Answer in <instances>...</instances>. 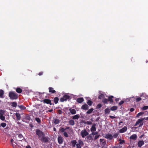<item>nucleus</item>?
Returning a JSON list of instances; mask_svg holds the SVG:
<instances>
[{
	"instance_id": "64",
	"label": "nucleus",
	"mask_w": 148,
	"mask_h": 148,
	"mask_svg": "<svg viewBox=\"0 0 148 148\" xmlns=\"http://www.w3.org/2000/svg\"><path fill=\"white\" fill-rule=\"evenodd\" d=\"M26 148H31L30 145H28L26 146Z\"/></svg>"
},
{
	"instance_id": "33",
	"label": "nucleus",
	"mask_w": 148,
	"mask_h": 148,
	"mask_svg": "<svg viewBox=\"0 0 148 148\" xmlns=\"http://www.w3.org/2000/svg\"><path fill=\"white\" fill-rule=\"evenodd\" d=\"M94 110V109L93 108H91L89 109L87 112V114H91L92 112Z\"/></svg>"
},
{
	"instance_id": "25",
	"label": "nucleus",
	"mask_w": 148,
	"mask_h": 148,
	"mask_svg": "<svg viewBox=\"0 0 148 148\" xmlns=\"http://www.w3.org/2000/svg\"><path fill=\"white\" fill-rule=\"evenodd\" d=\"M16 91L17 93L20 94L22 92V90L21 88L18 87L16 89Z\"/></svg>"
},
{
	"instance_id": "8",
	"label": "nucleus",
	"mask_w": 148,
	"mask_h": 148,
	"mask_svg": "<svg viewBox=\"0 0 148 148\" xmlns=\"http://www.w3.org/2000/svg\"><path fill=\"white\" fill-rule=\"evenodd\" d=\"M48 139L49 138L47 137H45V136H42L40 140L42 142L47 143L49 141Z\"/></svg>"
},
{
	"instance_id": "63",
	"label": "nucleus",
	"mask_w": 148,
	"mask_h": 148,
	"mask_svg": "<svg viewBox=\"0 0 148 148\" xmlns=\"http://www.w3.org/2000/svg\"><path fill=\"white\" fill-rule=\"evenodd\" d=\"M115 100V101H116V102H117L118 101H119V98H117Z\"/></svg>"
},
{
	"instance_id": "43",
	"label": "nucleus",
	"mask_w": 148,
	"mask_h": 148,
	"mask_svg": "<svg viewBox=\"0 0 148 148\" xmlns=\"http://www.w3.org/2000/svg\"><path fill=\"white\" fill-rule=\"evenodd\" d=\"M0 119L2 121H4L5 119V117L2 115H0Z\"/></svg>"
},
{
	"instance_id": "6",
	"label": "nucleus",
	"mask_w": 148,
	"mask_h": 148,
	"mask_svg": "<svg viewBox=\"0 0 148 148\" xmlns=\"http://www.w3.org/2000/svg\"><path fill=\"white\" fill-rule=\"evenodd\" d=\"M42 101L43 102L44 104L46 103L47 104H49L50 105H52L51 100L48 99H43Z\"/></svg>"
},
{
	"instance_id": "22",
	"label": "nucleus",
	"mask_w": 148,
	"mask_h": 148,
	"mask_svg": "<svg viewBox=\"0 0 148 148\" xmlns=\"http://www.w3.org/2000/svg\"><path fill=\"white\" fill-rule=\"evenodd\" d=\"M71 143L72 144V146L74 147L76 144L77 142L76 140H73L71 141Z\"/></svg>"
},
{
	"instance_id": "2",
	"label": "nucleus",
	"mask_w": 148,
	"mask_h": 148,
	"mask_svg": "<svg viewBox=\"0 0 148 148\" xmlns=\"http://www.w3.org/2000/svg\"><path fill=\"white\" fill-rule=\"evenodd\" d=\"M8 96L10 99L12 100L16 99L18 98V94L13 91H10L9 92Z\"/></svg>"
},
{
	"instance_id": "50",
	"label": "nucleus",
	"mask_w": 148,
	"mask_h": 148,
	"mask_svg": "<svg viewBox=\"0 0 148 148\" xmlns=\"http://www.w3.org/2000/svg\"><path fill=\"white\" fill-rule=\"evenodd\" d=\"M5 111L3 110H0V115H3L5 113Z\"/></svg>"
},
{
	"instance_id": "4",
	"label": "nucleus",
	"mask_w": 148,
	"mask_h": 148,
	"mask_svg": "<svg viewBox=\"0 0 148 148\" xmlns=\"http://www.w3.org/2000/svg\"><path fill=\"white\" fill-rule=\"evenodd\" d=\"M80 134L82 138H84L86 136L88 135L89 133L85 129H84L81 131Z\"/></svg>"
},
{
	"instance_id": "53",
	"label": "nucleus",
	"mask_w": 148,
	"mask_h": 148,
	"mask_svg": "<svg viewBox=\"0 0 148 148\" xmlns=\"http://www.w3.org/2000/svg\"><path fill=\"white\" fill-rule=\"evenodd\" d=\"M142 99L140 97H138L136 99V102H138L140 100H141Z\"/></svg>"
},
{
	"instance_id": "24",
	"label": "nucleus",
	"mask_w": 148,
	"mask_h": 148,
	"mask_svg": "<svg viewBox=\"0 0 148 148\" xmlns=\"http://www.w3.org/2000/svg\"><path fill=\"white\" fill-rule=\"evenodd\" d=\"M15 114L17 120L18 121L20 120L21 118V114L18 113H15Z\"/></svg>"
},
{
	"instance_id": "30",
	"label": "nucleus",
	"mask_w": 148,
	"mask_h": 148,
	"mask_svg": "<svg viewBox=\"0 0 148 148\" xmlns=\"http://www.w3.org/2000/svg\"><path fill=\"white\" fill-rule=\"evenodd\" d=\"M18 107L21 110H23L26 109V108L22 105H19Z\"/></svg>"
},
{
	"instance_id": "41",
	"label": "nucleus",
	"mask_w": 148,
	"mask_h": 148,
	"mask_svg": "<svg viewBox=\"0 0 148 148\" xmlns=\"http://www.w3.org/2000/svg\"><path fill=\"white\" fill-rule=\"evenodd\" d=\"M25 119L27 120L28 121H30V118L29 116L27 115L26 116L25 118Z\"/></svg>"
},
{
	"instance_id": "44",
	"label": "nucleus",
	"mask_w": 148,
	"mask_h": 148,
	"mask_svg": "<svg viewBox=\"0 0 148 148\" xmlns=\"http://www.w3.org/2000/svg\"><path fill=\"white\" fill-rule=\"evenodd\" d=\"M98 134V132H92L91 134L92 135L94 136L95 135H97Z\"/></svg>"
},
{
	"instance_id": "51",
	"label": "nucleus",
	"mask_w": 148,
	"mask_h": 148,
	"mask_svg": "<svg viewBox=\"0 0 148 148\" xmlns=\"http://www.w3.org/2000/svg\"><path fill=\"white\" fill-rule=\"evenodd\" d=\"M101 106H102V105H101V104L100 103L98 104L96 108H97V109L100 108L101 107Z\"/></svg>"
},
{
	"instance_id": "11",
	"label": "nucleus",
	"mask_w": 148,
	"mask_h": 148,
	"mask_svg": "<svg viewBox=\"0 0 148 148\" xmlns=\"http://www.w3.org/2000/svg\"><path fill=\"white\" fill-rule=\"evenodd\" d=\"M58 142L59 144H62L63 141V139L61 136H59L58 138Z\"/></svg>"
},
{
	"instance_id": "52",
	"label": "nucleus",
	"mask_w": 148,
	"mask_h": 148,
	"mask_svg": "<svg viewBox=\"0 0 148 148\" xmlns=\"http://www.w3.org/2000/svg\"><path fill=\"white\" fill-rule=\"evenodd\" d=\"M121 146H120V145H118L113 147L112 148H121Z\"/></svg>"
},
{
	"instance_id": "10",
	"label": "nucleus",
	"mask_w": 148,
	"mask_h": 148,
	"mask_svg": "<svg viewBox=\"0 0 148 148\" xmlns=\"http://www.w3.org/2000/svg\"><path fill=\"white\" fill-rule=\"evenodd\" d=\"M96 124L95 123L93 124L92 126L91 127V128L90 130V131L92 132H95L96 130Z\"/></svg>"
},
{
	"instance_id": "59",
	"label": "nucleus",
	"mask_w": 148,
	"mask_h": 148,
	"mask_svg": "<svg viewBox=\"0 0 148 148\" xmlns=\"http://www.w3.org/2000/svg\"><path fill=\"white\" fill-rule=\"evenodd\" d=\"M134 109L133 108H131L130 110V111L131 112H132L134 111Z\"/></svg>"
},
{
	"instance_id": "16",
	"label": "nucleus",
	"mask_w": 148,
	"mask_h": 148,
	"mask_svg": "<svg viewBox=\"0 0 148 148\" xmlns=\"http://www.w3.org/2000/svg\"><path fill=\"white\" fill-rule=\"evenodd\" d=\"M69 110L72 114H75L76 113V111L74 109H72L71 108L69 109Z\"/></svg>"
},
{
	"instance_id": "39",
	"label": "nucleus",
	"mask_w": 148,
	"mask_h": 148,
	"mask_svg": "<svg viewBox=\"0 0 148 148\" xmlns=\"http://www.w3.org/2000/svg\"><path fill=\"white\" fill-rule=\"evenodd\" d=\"M54 123L56 124H57L59 123V120L58 119H55L53 120Z\"/></svg>"
},
{
	"instance_id": "23",
	"label": "nucleus",
	"mask_w": 148,
	"mask_h": 148,
	"mask_svg": "<svg viewBox=\"0 0 148 148\" xmlns=\"http://www.w3.org/2000/svg\"><path fill=\"white\" fill-rule=\"evenodd\" d=\"M84 100V99L83 98H77V101L79 103H81Z\"/></svg>"
},
{
	"instance_id": "21",
	"label": "nucleus",
	"mask_w": 148,
	"mask_h": 148,
	"mask_svg": "<svg viewBox=\"0 0 148 148\" xmlns=\"http://www.w3.org/2000/svg\"><path fill=\"white\" fill-rule=\"evenodd\" d=\"M110 109L109 108H106L104 110V113L105 114H109L110 112Z\"/></svg>"
},
{
	"instance_id": "32",
	"label": "nucleus",
	"mask_w": 148,
	"mask_h": 148,
	"mask_svg": "<svg viewBox=\"0 0 148 148\" xmlns=\"http://www.w3.org/2000/svg\"><path fill=\"white\" fill-rule=\"evenodd\" d=\"M118 108V107L117 106H113L111 107L110 110L112 111H115Z\"/></svg>"
},
{
	"instance_id": "42",
	"label": "nucleus",
	"mask_w": 148,
	"mask_h": 148,
	"mask_svg": "<svg viewBox=\"0 0 148 148\" xmlns=\"http://www.w3.org/2000/svg\"><path fill=\"white\" fill-rule=\"evenodd\" d=\"M100 136V134L97 135H96L94 138V140H95L98 139Z\"/></svg>"
},
{
	"instance_id": "34",
	"label": "nucleus",
	"mask_w": 148,
	"mask_h": 148,
	"mask_svg": "<svg viewBox=\"0 0 148 148\" xmlns=\"http://www.w3.org/2000/svg\"><path fill=\"white\" fill-rule=\"evenodd\" d=\"M108 99L106 98H104L102 100L103 102L105 104H108Z\"/></svg>"
},
{
	"instance_id": "19",
	"label": "nucleus",
	"mask_w": 148,
	"mask_h": 148,
	"mask_svg": "<svg viewBox=\"0 0 148 148\" xmlns=\"http://www.w3.org/2000/svg\"><path fill=\"white\" fill-rule=\"evenodd\" d=\"M4 93L3 90H0V98H3L4 97Z\"/></svg>"
},
{
	"instance_id": "35",
	"label": "nucleus",
	"mask_w": 148,
	"mask_h": 148,
	"mask_svg": "<svg viewBox=\"0 0 148 148\" xmlns=\"http://www.w3.org/2000/svg\"><path fill=\"white\" fill-rule=\"evenodd\" d=\"M35 120L38 124H40L41 123V121L39 118H35Z\"/></svg>"
},
{
	"instance_id": "27",
	"label": "nucleus",
	"mask_w": 148,
	"mask_h": 148,
	"mask_svg": "<svg viewBox=\"0 0 148 148\" xmlns=\"http://www.w3.org/2000/svg\"><path fill=\"white\" fill-rule=\"evenodd\" d=\"M69 123L70 125L72 126L74 125L75 124L74 121L72 119L70 120L69 121Z\"/></svg>"
},
{
	"instance_id": "49",
	"label": "nucleus",
	"mask_w": 148,
	"mask_h": 148,
	"mask_svg": "<svg viewBox=\"0 0 148 148\" xmlns=\"http://www.w3.org/2000/svg\"><path fill=\"white\" fill-rule=\"evenodd\" d=\"M63 135L66 138L68 137L69 136L68 134L66 132H64L63 133Z\"/></svg>"
},
{
	"instance_id": "45",
	"label": "nucleus",
	"mask_w": 148,
	"mask_h": 148,
	"mask_svg": "<svg viewBox=\"0 0 148 148\" xmlns=\"http://www.w3.org/2000/svg\"><path fill=\"white\" fill-rule=\"evenodd\" d=\"M119 140L120 141L119 142V144H122L125 142L124 140H122L121 139H120Z\"/></svg>"
},
{
	"instance_id": "3",
	"label": "nucleus",
	"mask_w": 148,
	"mask_h": 148,
	"mask_svg": "<svg viewBox=\"0 0 148 148\" xmlns=\"http://www.w3.org/2000/svg\"><path fill=\"white\" fill-rule=\"evenodd\" d=\"M36 133L39 138H42V136H45V134L38 129H36Z\"/></svg>"
},
{
	"instance_id": "20",
	"label": "nucleus",
	"mask_w": 148,
	"mask_h": 148,
	"mask_svg": "<svg viewBox=\"0 0 148 148\" xmlns=\"http://www.w3.org/2000/svg\"><path fill=\"white\" fill-rule=\"evenodd\" d=\"M49 92L51 93H54L56 92V91L53 89V88L51 87H49Z\"/></svg>"
},
{
	"instance_id": "60",
	"label": "nucleus",
	"mask_w": 148,
	"mask_h": 148,
	"mask_svg": "<svg viewBox=\"0 0 148 148\" xmlns=\"http://www.w3.org/2000/svg\"><path fill=\"white\" fill-rule=\"evenodd\" d=\"M109 117L111 119H114V118H116V117L113 116H112L110 115L109 116Z\"/></svg>"
},
{
	"instance_id": "55",
	"label": "nucleus",
	"mask_w": 148,
	"mask_h": 148,
	"mask_svg": "<svg viewBox=\"0 0 148 148\" xmlns=\"http://www.w3.org/2000/svg\"><path fill=\"white\" fill-rule=\"evenodd\" d=\"M76 145L77 148H81V145H80L78 143L76 144Z\"/></svg>"
},
{
	"instance_id": "9",
	"label": "nucleus",
	"mask_w": 148,
	"mask_h": 148,
	"mask_svg": "<svg viewBox=\"0 0 148 148\" xmlns=\"http://www.w3.org/2000/svg\"><path fill=\"white\" fill-rule=\"evenodd\" d=\"M92 135L91 134L88 135L86 137L87 140L88 141L94 140V138L92 136Z\"/></svg>"
},
{
	"instance_id": "14",
	"label": "nucleus",
	"mask_w": 148,
	"mask_h": 148,
	"mask_svg": "<svg viewBox=\"0 0 148 148\" xmlns=\"http://www.w3.org/2000/svg\"><path fill=\"white\" fill-rule=\"evenodd\" d=\"M144 144V142L143 140H139L138 143V146L139 147H140Z\"/></svg>"
},
{
	"instance_id": "17",
	"label": "nucleus",
	"mask_w": 148,
	"mask_h": 148,
	"mask_svg": "<svg viewBox=\"0 0 148 148\" xmlns=\"http://www.w3.org/2000/svg\"><path fill=\"white\" fill-rule=\"evenodd\" d=\"M137 136L136 134H134L131 135L130 137V139L133 140H136L137 139Z\"/></svg>"
},
{
	"instance_id": "62",
	"label": "nucleus",
	"mask_w": 148,
	"mask_h": 148,
	"mask_svg": "<svg viewBox=\"0 0 148 148\" xmlns=\"http://www.w3.org/2000/svg\"><path fill=\"white\" fill-rule=\"evenodd\" d=\"M43 73L42 72H41L38 73V75L40 76L41 75L43 74Z\"/></svg>"
},
{
	"instance_id": "46",
	"label": "nucleus",
	"mask_w": 148,
	"mask_h": 148,
	"mask_svg": "<svg viewBox=\"0 0 148 148\" xmlns=\"http://www.w3.org/2000/svg\"><path fill=\"white\" fill-rule=\"evenodd\" d=\"M148 109V106H144L142 108V109L143 110H146Z\"/></svg>"
},
{
	"instance_id": "37",
	"label": "nucleus",
	"mask_w": 148,
	"mask_h": 148,
	"mask_svg": "<svg viewBox=\"0 0 148 148\" xmlns=\"http://www.w3.org/2000/svg\"><path fill=\"white\" fill-rule=\"evenodd\" d=\"M144 114V113L142 112H140L139 113H138L136 116V117H138L139 116L142 115Z\"/></svg>"
},
{
	"instance_id": "57",
	"label": "nucleus",
	"mask_w": 148,
	"mask_h": 148,
	"mask_svg": "<svg viewBox=\"0 0 148 148\" xmlns=\"http://www.w3.org/2000/svg\"><path fill=\"white\" fill-rule=\"evenodd\" d=\"M88 125H91L92 124V123L91 121H87L86 123Z\"/></svg>"
},
{
	"instance_id": "58",
	"label": "nucleus",
	"mask_w": 148,
	"mask_h": 148,
	"mask_svg": "<svg viewBox=\"0 0 148 148\" xmlns=\"http://www.w3.org/2000/svg\"><path fill=\"white\" fill-rule=\"evenodd\" d=\"M124 103V101H121L119 103V104L120 105H121L122 104Z\"/></svg>"
},
{
	"instance_id": "18",
	"label": "nucleus",
	"mask_w": 148,
	"mask_h": 148,
	"mask_svg": "<svg viewBox=\"0 0 148 148\" xmlns=\"http://www.w3.org/2000/svg\"><path fill=\"white\" fill-rule=\"evenodd\" d=\"M114 97L113 96H110L108 97V101H110V103H111L113 102V101L112 98H113Z\"/></svg>"
},
{
	"instance_id": "40",
	"label": "nucleus",
	"mask_w": 148,
	"mask_h": 148,
	"mask_svg": "<svg viewBox=\"0 0 148 148\" xmlns=\"http://www.w3.org/2000/svg\"><path fill=\"white\" fill-rule=\"evenodd\" d=\"M92 101L90 100H88L87 102V103L90 106H91L92 104Z\"/></svg>"
},
{
	"instance_id": "38",
	"label": "nucleus",
	"mask_w": 148,
	"mask_h": 148,
	"mask_svg": "<svg viewBox=\"0 0 148 148\" xmlns=\"http://www.w3.org/2000/svg\"><path fill=\"white\" fill-rule=\"evenodd\" d=\"M105 97L104 95L103 94H101L98 96V99H101L102 98H104Z\"/></svg>"
},
{
	"instance_id": "7",
	"label": "nucleus",
	"mask_w": 148,
	"mask_h": 148,
	"mask_svg": "<svg viewBox=\"0 0 148 148\" xmlns=\"http://www.w3.org/2000/svg\"><path fill=\"white\" fill-rule=\"evenodd\" d=\"M104 137L110 140H111L112 139L113 136L112 134L108 133L106 134L105 136H104Z\"/></svg>"
},
{
	"instance_id": "56",
	"label": "nucleus",
	"mask_w": 148,
	"mask_h": 148,
	"mask_svg": "<svg viewBox=\"0 0 148 148\" xmlns=\"http://www.w3.org/2000/svg\"><path fill=\"white\" fill-rule=\"evenodd\" d=\"M58 112L59 114H61L62 113V111L61 110H58Z\"/></svg>"
},
{
	"instance_id": "5",
	"label": "nucleus",
	"mask_w": 148,
	"mask_h": 148,
	"mask_svg": "<svg viewBox=\"0 0 148 148\" xmlns=\"http://www.w3.org/2000/svg\"><path fill=\"white\" fill-rule=\"evenodd\" d=\"M70 96L66 95L63 96L60 99V101L61 102H63L64 101H66L67 99H70Z\"/></svg>"
},
{
	"instance_id": "26",
	"label": "nucleus",
	"mask_w": 148,
	"mask_h": 148,
	"mask_svg": "<svg viewBox=\"0 0 148 148\" xmlns=\"http://www.w3.org/2000/svg\"><path fill=\"white\" fill-rule=\"evenodd\" d=\"M11 106L12 107L16 108L17 106V103L15 102H12L11 103Z\"/></svg>"
},
{
	"instance_id": "47",
	"label": "nucleus",
	"mask_w": 148,
	"mask_h": 148,
	"mask_svg": "<svg viewBox=\"0 0 148 148\" xmlns=\"http://www.w3.org/2000/svg\"><path fill=\"white\" fill-rule=\"evenodd\" d=\"M60 130L61 132L63 133L65 132L64 131L65 130V129L64 128H60Z\"/></svg>"
},
{
	"instance_id": "13",
	"label": "nucleus",
	"mask_w": 148,
	"mask_h": 148,
	"mask_svg": "<svg viewBox=\"0 0 148 148\" xmlns=\"http://www.w3.org/2000/svg\"><path fill=\"white\" fill-rule=\"evenodd\" d=\"M88 108V105L86 104H85L84 105H83L82 106L81 109L82 110H87Z\"/></svg>"
},
{
	"instance_id": "31",
	"label": "nucleus",
	"mask_w": 148,
	"mask_h": 148,
	"mask_svg": "<svg viewBox=\"0 0 148 148\" xmlns=\"http://www.w3.org/2000/svg\"><path fill=\"white\" fill-rule=\"evenodd\" d=\"M59 101V98L58 97H55L53 99V101L55 104H57L58 103Z\"/></svg>"
},
{
	"instance_id": "28",
	"label": "nucleus",
	"mask_w": 148,
	"mask_h": 148,
	"mask_svg": "<svg viewBox=\"0 0 148 148\" xmlns=\"http://www.w3.org/2000/svg\"><path fill=\"white\" fill-rule=\"evenodd\" d=\"M79 114H77L73 116L72 117V119L74 120L77 119L79 118Z\"/></svg>"
},
{
	"instance_id": "15",
	"label": "nucleus",
	"mask_w": 148,
	"mask_h": 148,
	"mask_svg": "<svg viewBox=\"0 0 148 148\" xmlns=\"http://www.w3.org/2000/svg\"><path fill=\"white\" fill-rule=\"evenodd\" d=\"M101 146H102V148H107L108 145H107L106 140H105V141L102 143Z\"/></svg>"
},
{
	"instance_id": "29",
	"label": "nucleus",
	"mask_w": 148,
	"mask_h": 148,
	"mask_svg": "<svg viewBox=\"0 0 148 148\" xmlns=\"http://www.w3.org/2000/svg\"><path fill=\"white\" fill-rule=\"evenodd\" d=\"M18 135V137L19 138V140L22 141L24 138L23 136L21 134H17Z\"/></svg>"
},
{
	"instance_id": "54",
	"label": "nucleus",
	"mask_w": 148,
	"mask_h": 148,
	"mask_svg": "<svg viewBox=\"0 0 148 148\" xmlns=\"http://www.w3.org/2000/svg\"><path fill=\"white\" fill-rule=\"evenodd\" d=\"M118 136V133H115V134H114V135H113V137L115 138H116Z\"/></svg>"
},
{
	"instance_id": "61",
	"label": "nucleus",
	"mask_w": 148,
	"mask_h": 148,
	"mask_svg": "<svg viewBox=\"0 0 148 148\" xmlns=\"http://www.w3.org/2000/svg\"><path fill=\"white\" fill-rule=\"evenodd\" d=\"M104 140V139H103L101 138L99 140V141L100 142H103Z\"/></svg>"
},
{
	"instance_id": "1",
	"label": "nucleus",
	"mask_w": 148,
	"mask_h": 148,
	"mask_svg": "<svg viewBox=\"0 0 148 148\" xmlns=\"http://www.w3.org/2000/svg\"><path fill=\"white\" fill-rule=\"evenodd\" d=\"M144 120H148V117L141 118L140 119H138L136 121V123L134 125V126H137L138 125H139L138 127H142L144 123L143 122V121Z\"/></svg>"
},
{
	"instance_id": "48",
	"label": "nucleus",
	"mask_w": 148,
	"mask_h": 148,
	"mask_svg": "<svg viewBox=\"0 0 148 148\" xmlns=\"http://www.w3.org/2000/svg\"><path fill=\"white\" fill-rule=\"evenodd\" d=\"M1 125L2 127H4L6 126V124L5 123H2L1 124Z\"/></svg>"
},
{
	"instance_id": "12",
	"label": "nucleus",
	"mask_w": 148,
	"mask_h": 148,
	"mask_svg": "<svg viewBox=\"0 0 148 148\" xmlns=\"http://www.w3.org/2000/svg\"><path fill=\"white\" fill-rule=\"evenodd\" d=\"M127 127L126 126H124L122 129L119 130V132L120 133H124L127 131Z\"/></svg>"
},
{
	"instance_id": "36",
	"label": "nucleus",
	"mask_w": 148,
	"mask_h": 148,
	"mask_svg": "<svg viewBox=\"0 0 148 148\" xmlns=\"http://www.w3.org/2000/svg\"><path fill=\"white\" fill-rule=\"evenodd\" d=\"M78 144L82 146L84 145V143L81 140H79L78 141Z\"/></svg>"
}]
</instances>
